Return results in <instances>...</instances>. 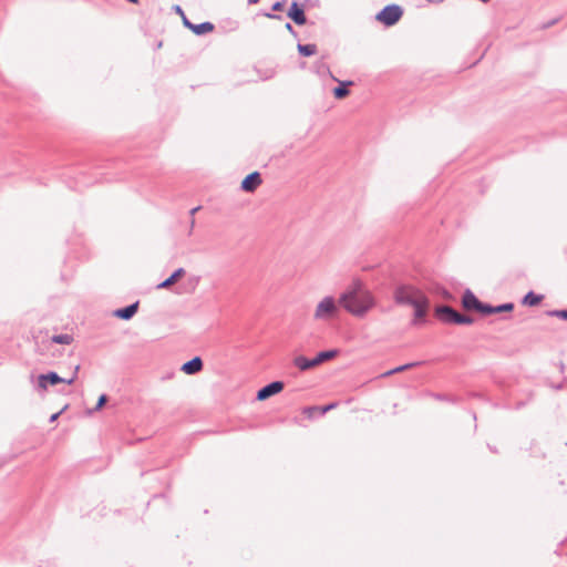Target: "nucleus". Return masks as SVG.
<instances>
[{
    "mask_svg": "<svg viewBox=\"0 0 567 567\" xmlns=\"http://www.w3.org/2000/svg\"><path fill=\"white\" fill-rule=\"evenodd\" d=\"M284 389V383L280 381H274L266 386L261 388L257 392V400L264 401L277 393H279Z\"/></svg>",
    "mask_w": 567,
    "mask_h": 567,
    "instance_id": "nucleus-5",
    "label": "nucleus"
},
{
    "mask_svg": "<svg viewBox=\"0 0 567 567\" xmlns=\"http://www.w3.org/2000/svg\"><path fill=\"white\" fill-rule=\"evenodd\" d=\"M352 84V82H341L339 86L334 87L333 94L337 99H343L349 94V90L347 85Z\"/></svg>",
    "mask_w": 567,
    "mask_h": 567,
    "instance_id": "nucleus-19",
    "label": "nucleus"
},
{
    "mask_svg": "<svg viewBox=\"0 0 567 567\" xmlns=\"http://www.w3.org/2000/svg\"><path fill=\"white\" fill-rule=\"evenodd\" d=\"M73 341V338L71 334L63 333V334H55L52 337V342L58 344H70Z\"/></svg>",
    "mask_w": 567,
    "mask_h": 567,
    "instance_id": "nucleus-20",
    "label": "nucleus"
},
{
    "mask_svg": "<svg viewBox=\"0 0 567 567\" xmlns=\"http://www.w3.org/2000/svg\"><path fill=\"white\" fill-rule=\"evenodd\" d=\"M494 306L487 305V303H481L478 312H482L484 315H493L494 313Z\"/></svg>",
    "mask_w": 567,
    "mask_h": 567,
    "instance_id": "nucleus-25",
    "label": "nucleus"
},
{
    "mask_svg": "<svg viewBox=\"0 0 567 567\" xmlns=\"http://www.w3.org/2000/svg\"><path fill=\"white\" fill-rule=\"evenodd\" d=\"M403 10L398 4H389L384 7L375 17L384 25H394L402 17Z\"/></svg>",
    "mask_w": 567,
    "mask_h": 567,
    "instance_id": "nucleus-4",
    "label": "nucleus"
},
{
    "mask_svg": "<svg viewBox=\"0 0 567 567\" xmlns=\"http://www.w3.org/2000/svg\"><path fill=\"white\" fill-rule=\"evenodd\" d=\"M550 315L567 320V310H554L550 312Z\"/></svg>",
    "mask_w": 567,
    "mask_h": 567,
    "instance_id": "nucleus-27",
    "label": "nucleus"
},
{
    "mask_svg": "<svg viewBox=\"0 0 567 567\" xmlns=\"http://www.w3.org/2000/svg\"><path fill=\"white\" fill-rule=\"evenodd\" d=\"M288 17L290 19H292L293 22L299 25L305 24L307 21L303 9L300 8L297 2H292L291 7L288 11Z\"/></svg>",
    "mask_w": 567,
    "mask_h": 567,
    "instance_id": "nucleus-9",
    "label": "nucleus"
},
{
    "mask_svg": "<svg viewBox=\"0 0 567 567\" xmlns=\"http://www.w3.org/2000/svg\"><path fill=\"white\" fill-rule=\"evenodd\" d=\"M293 364L301 371H306L316 367L313 359H307L299 355L293 359Z\"/></svg>",
    "mask_w": 567,
    "mask_h": 567,
    "instance_id": "nucleus-13",
    "label": "nucleus"
},
{
    "mask_svg": "<svg viewBox=\"0 0 567 567\" xmlns=\"http://www.w3.org/2000/svg\"><path fill=\"white\" fill-rule=\"evenodd\" d=\"M339 300L337 301L332 296L323 297L316 306L313 311V319L319 322H329L334 319L339 313Z\"/></svg>",
    "mask_w": 567,
    "mask_h": 567,
    "instance_id": "nucleus-3",
    "label": "nucleus"
},
{
    "mask_svg": "<svg viewBox=\"0 0 567 567\" xmlns=\"http://www.w3.org/2000/svg\"><path fill=\"white\" fill-rule=\"evenodd\" d=\"M174 11L176 13H178L182 18L185 16L184 11L182 10V8L179 6H174L173 7Z\"/></svg>",
    "mask_w": 567,
    "mask_h": 567,
    "instance_id": "nucleus-32",
    "label": "nucleus"
},
{
    "mask_svg": "<svg viewBox=\"0 0 567 567\" xmlns=\"http://www.w3.org/2000/svg\"><path fill=\"white\" fill-rule=\"evenodd\" d=\"M80 367L76 365L75 367V371H74V374L71 377V378H68V379H64L63 382L68 383V384H72L74 381H75V378H76V373L79 371Z\"/></svg>",
    "mask_w": 567,
    "mask_h": 567,
    "instance_id": "nucleus-29",
    "label": "nucleus"
},
{
    "mask_svg": "<svg viewBox=\"0 0 567 567\" xmlns=\"http://www.w3.org/2000/svg\"><path fill=\"white\" fill-rule=\"evenodd\" d=\"M182 19H183V23H184V25H185L186 28H188V29H192V28H193V24H194V23H192V22L186 18V16H184Z\"/></svg>",
    "mask_w": 567,
    "mask_h": 567,
    "instance_id": "nucleus-31",
    "label": "nucleus"
},
{
    "mask_svg": "<svg viewBox=\"0 0 567 567\" xmlns=\"http://www.w3.org/2000/svg\"><path fill=\"white\" fill-rule=\"evenodd\" d=\"M339 303L351 315L362 317L373 308L374 299L361 281H355L340 295Z\"/></svg>",
    "mask_w": 567,
    "mask_h": 567,
    "instance_id": "nucleus-2",
    "label": "nucleus"
},
{
    "mask_svg": "<svg viewBox=\"0 0 567 567\" xmlns=\"http://www.w3.org/2000/svg\"><path fill=\"white\" fill-rule=\"evenodd\" d=\"M42 379H45L48 384H52V385L64 381V378L59 377L58 373H55V372H49L47 374H42Z\"/></svg>",
    "mask_w": 567,
    "mask_h": 567,
    "instance_id": "nucleus-21",
    "label": "nucleus"
},
{
    "mask_svg": "<svg viewBox=\"0 0 567 567\" xmlns=\"http://www.w3.org/2000/svg\"><path fill=\"white\" fill-rule=\"evenodd\" d=\"M38 389L41 391H47L48 389V382L45 379H42V374L38 377Z\"/></svg>",
    "mask_w": 567,
    "mask_h": 567,
    "instance_id": "nucleus-26",
    "label": "nucleus"
},
{
    "mask_svg": "<svg viewBox=\"0 0 567 567\" xmlns=\"http://www.w3.org/2000/svg\"><path fill=\"white\" fill-rule=\"evenodd\" d=\"M337 354H338L337 350H328V351L319 352L317 354V357L313 358L316 367L321 364L322 362H324L327 360H330V359L334 358Z\"/></svg>",
    "mask_w": 567,
    "mask_h": 567,
    "instance_id": "nucleus-15",
    "label": "nucleus"
},
{
    "mask_svg": "<svg viewBox=\"0 0 567 567\" xmlns=\"http://www.w3.org/2000/svg\"><path fill=\"white\" fill-rule=\"evenodd\" d=\"M419 364H420V362H412V363H406V364L396 367V368H394L392 370H389V371L382 373L381 378H388V377H390V375H392L394 373L403 372V371H405V370H408L410 368L416 367Z\"/></svg>",
    "mask_w": 567,
    "mask_h": 567,
    "instance_id": "nucleus-17",
    "label": "nucleus"
},
{
    "mask_svg": "<svg viewBox=\"0 0 567 567\" xmlns=\"http://www.w3.org/2000/svg\"><path fill=\"white\" fill-rule=\"evenodd\" d=\"M286 29L292 31V25L290 23H286Z\"/></svg>",
    "mask_w": 567,
    "mask_h": 567,
    "instance_id": "nucleus-35",
    "label": "nucleus"
},
{
    "mask_svg": "<svg viewBox=\"0 0 567 567\" xmlns=\"http://www.w3.org/2000/svg\"><path fill=\"white\" fill-rule=\"evenodd\" d=\"M203 369V361L199 357H195L192 360L185 362L181 370L186 374H196Z\"/></svg>",
    "mask_w": 567,
    "mask_h": 567,
    "instance_id": "nucleus-8",
    "label": "nucleus"
},
{
    "mask_svg": "<svg viewBox=\"0 0 567 567\" xmlns=\"http://www.w3.org/2000/svg\"><path fill=\"white\" fill-rule=\"evenodd\" d=\"M258 1H259V0H248V3H250V4H255V3H257Z\"/></svg>",
    "mask_w": 567,
    "mask_h": 567,
    "instance_id": "nucleus-36",
    "label": "nucleus"
},
{
    "mask_svg": "<svg viewBox=\"0 0 567 567\" xmlns=\"http://www.w3.org/2000/svg\"><path fill=\"white\" fill-rule=\"evenodd\" d=\"M543 300V296L536 295L533 291H529L523 299V303L534 307L537 306Z\"/></svg>",
    "mask_w": 567,
    "mask_h": 567,
    "instance_id": "nucleus-16",
    "label": "nucleus"
},
{
    "mask_svg": "<svg viewBox=\"0 0 567 567\" xmlns=\"http://www.w3.org/2000/svg\"><path fill=\"white\" fill-rule=\"evenodd\" d=\"M453 323L456 324H471L473 323V319L468 316H464L457 312L456 317L454 318Z\"/></svg>",
    "mask_w": 567,
    "mask_h": 567,
    "instance_id": "nucleus-22",
    "label": "nucleus"
},
{
    "mask_svg": "<svg viewBox=\"0 0 567 567\" xmlns=\"http://www.w3.org/2000/svg\"><path fill=\"white\" fill-rule=\"evenodd\" d=\"M185 270L183 268L176 269L166 280L157 285L158 289H165L175 284L183 275Z\"/></svg>",
    "mask_w": 567,
    "mask_h": 567,
    "instance_id": "nucleus-12",
    "label": "nucleus"
},
{
    "mask_svg": "<svg viewBox=\"0 0 567 567\" xmlns=\"http://www.w3.org/2000/svg\"><path fill=\"white\" fill-rule=\"evenodd\" d=\"M137 309H138V301H136L125 308L115 310L114 316L120 319H123V320H130L137 312Z\"/></svg>",
    "mask_w": 567,
    "mask_h": 567,
    "instance_id": "nucleus-11",
    "label": "nucleus"
},
{
    "mask_svg": "<svg viewBox=\"0 0 567 567\" xmlns=\"http://www.w3.org/2000/svg\"><path fill=\"white\" fill-rule=\"evenodd\" d=\"M394 300L398 305L409 306L414 309L412 323L419 324L426 317L430 301L426 295L417 287L409 284H402L395 288Z\"/></svg>",
    "mask_w": 567,
    "mask_h": 567,
    "instance_id": "nucleus-1",
    "label": "nucleus"
},
{
    "mask_svg": "<svg viewBox=\"0 0 567 567\" xmlns=\"http://www.w3.org/2000/svg\"><path fill=\"white\" fill-rule=\"evenodd\" d=\"M199 209H200V207H199V206L194 207L193 209H190V212H189V213H190V216H192V217H194V215H195ZM194 224H195V219H194V218H192V223H190V227H192V228L194 227Z\"/></svg>",
    "mask_w": 567,
    "mask_h": 567,
    "instance_id": "nucleus-30",
    "label": "nucleus"
},
{
    "mask_svg": "<svg viewBox=\"0 0 567 567\" xmlns=\"http://www.w3.org/2000/svg\"><path fill=\"white\" fill-rule=\"evenodd\" d=\"M298 52L303 56L313 55L317 52L316 44H298Z\"/></svg>",
    "mask_w": 567,
    "mask_h": 567,
    "instance_id": "nucleus-18",
    "label": "nucleus"
},
{
    "mask_svg": "<svg viewBox=\"0 0 567 567\" xmlns=\"http://www.w3.org/2000/svg\"><path fill=\"white\" fill-rule=\"evenodd\" d=\"M336 406H337V403H330V404L321 406V408H308L307 411L319 410L320 414L323 415L328 411L334 409Z\"/></svg>",
    "mask_w": 567,
    "mask_h": 567,
    "instance_id": "nucleus-24",
    "label": "nucleus"
},
{
    "mask_svg": "<svg viewBox=\"0 0 567 567\" xmlns=\"http://www.w3.org/2000/svg\"><path fill=\"white\" fill-rule=\"evenodd\" d=\"M514 309V303L507 302L499 306H494V313L509 312Z\"/></svg>",
    "mask_w": 567,
    "mask_h": 567,
    "instance_id": "nucleus-23",
    "label": "nucleus"
},
{
    "mask_svg": "<svg viewBox=\"0 0 567 567\" xmlns=\"http://www.w3.org/2000/svg\"><path fill=\"white\" fill-rule=\"evenodd\" d=\"M435 315L443 322L453 323L457 312L449 306H439L435 309Z\"/></svg>",
    "mask_w": 567,
    "mask_h": 567,
    "instance_id": "nucleus-7",
    "label": "nucleus"
},
{
    "mask_svg": "<svg viewBox=\"0 0 567 567\" xmlns=\"http://www.w3.org/2000/svg\"><path fill=\"white\" fill-rule=\"evenodd\" d=\"M261 184V177L258 172L250 173L241 182V188L245 192H254Z\"/></svg>",
    "mask_w": 567,
    "mask_h": 567,
    "instance_id": "nucleus-6",
    "label": "nucleus"
},
{
    "mask_svg": "<svg viewBox=\"0 0 567 567\" xmlns=\"http://www.w3.org/2000/svg\"><path fill=\"white\" fill-rule=\"evenodd\" d=\"M195 34L202 35L208 32H212L214 30V24L210 22H203L199 24H193V28L190 29Z\"/></svg>",
    "mask_w": 567,
    "mask_h": 567,
    "instance_id": "nucleus-14",
    "label": "nucleus"
},
{
    "mask_svg": "<svg viewBox=\"0 0 567 567\" xmlns=\"http://www.w3.org/2000/svg\"><path fill=\"white\" fill-rule=\"evenodd\" d=\"M62 411L58 412V413H54L51 415L50 417V422H54L58 420V417L61 415Z\"/></svg>",
    "mask_w": 567,
    "mask_h": 567,
    "instance_id": "nucleus-33",
    "label": "nucleus"
},
{
    "mask_svg": "<svg viewBox=\"0 0 567 567\" xmlns=\"http://www.w3.org/2000/svg\"><path fill=\"white\" fill-rule=\"evenodd\" d=\"M106 401H107V396L105 394H102L97 400L94 411L100 410L106 403Z\"/></svg>",
    "mask_w": 567,
    "mask_h": 567,
    "instance_id": "nucleus-28",
    "label": "nucleus"
},
{
    "mask_svg": "<svg viewBox=\"0 0 567 567\" xmlns=\"http://www.w3.org/2000/svg\"><path fill=\"white\" fill-rule=\"evenodd\" d=\"M282 8V3L281 2H276L274 6H272V10H280Z\"/></svg>",
    "mask_w": 567,
    "mask_h": 567,
    "instance_id": "nucleus-34",
    "label": "nucleus"
},
{
    "mask_svg": "<svg viewBox=\"0 0 567 567\" xmlns=\"http://www.w3.org/2000/svg\"><path fill=\"white\" fill-rule=\"evenodd\" d=\"M463 307L467 310H476L478 311L481 301L476 298V296L470 291L466 290L462 298Z\"/></svg>",
    "mask_w": 567,
    "mask_h": 567,
    "instance_id": "nucleus-10",
    "label": "nucleus"
}]
</instances>
